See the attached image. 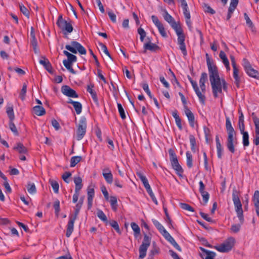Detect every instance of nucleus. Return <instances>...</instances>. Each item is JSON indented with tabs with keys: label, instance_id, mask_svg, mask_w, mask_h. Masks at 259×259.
<instances>
[{
	"label": "nucleus",
	"instance_id": "obj_29",
	"mask_svg": "<svg viewBox=\"0 0 259 259\" xmlns=\"http://www.w3.org/2000/svg\"><path fill=\"white\" fill-rule=\"evenodd\" d=\"M14 149L20 154H25L27 152V148L21 143H17L16 145L14 147Z\"/></svg>",
	"mask_w": 259,
	"mask_h": 259
},
{
	"label": "nucleus",
	"instance_id": "obj_31",
	"mask_svg": "<svg viewBox=\"0 0 259 259\" xmlns=\"http://www.w3.org/2000/svg\"><path fill=\"white\" fill-rule=\"evenodd\" d=\"M74 182L75 185V190L79 191L82 187V179L80 177H75Z\"/></svg>",
	"mask_w": 259,
	"mask_h": 259
},
{
	"label": "nucleus",
	"instance_id": "obj_47",
	"mask_svg": "<svg viewBox=\"0 0 259 259\" xmlns=\"http://www.w3.org/2000/svg\"><path fill=\"white\" fill-rule=\"evenodd\" d=\"M27 90V84L26 83H24L23 84L22 89H21L20 94V98L23 101L25 99V95L26 93Z\"/></svg>",
	"mask_w": 259,
	"mask_h": 259
},
{
	"label": "nucleus",
	"instance_id": "obj_57",
	"mask_svg": "<svg viewBox=\"0 0 259 259\" xmlns=\"http://www.w3.org/2000/svg\"><path fill=\"white\" fill-rule=\"evenodd\" d=\"M13 121V120H10V123H9L10 128L11 129L12 132H13V133L15 135H18V132L17 131V129L16 126H15V124L14 123V122Z\"/></svg>",
	"mask_w": 259,
	"mask_h": 259
},
{
	"label": "nucleus",
	"instance_id": "obj_1",
	"mask_svg": "<svg viewBox=\"0 0 259 259\" xmlns=\"http://www.w3.org/2000/svg\"><path fill=\"white\" fill-rule=\"evenodd\" d=\"M212 92L214 98L218 97L219 94L222 93V90L227 91V83L224 78H221L218 69L208 71Z\"/></svg>",
	"mask_w": 259,
	"mask_h": 259
},
{
	"label": "nucleus",
	"instance_id": "obj_7",
	"mask_svg": "<svg viewBox=\"0 0 259 259\" xmlns=\"http://www.w3.org/2000/svg\"><path fill=\"white\" fill-rule=\"evenodd\" d=\"M87 123L86 118L81 116L79 120L78 124L77 125L76 129V140L79 141L81 140L86 133Z\"/></svg>",
	"mask_w": 259,
	"mask_h": 259
},
{
	"label": "nucleus",
	"instance_id": "obj_38",
	"mask_svg": "<svg viewBox=\"0 0 259 259\" xmlns=\"http://www.w3.org/2000/svg\"><path fill=\"white\" fill-rule=\"evenodd\" d=\"M109 202L110 203L112 209L114 211L116 210L117 207V200L115 196H110L109 198Z\"/></svg>",
	"mask_w": 259,
	"mask_h": 259
},
{
	"label": "nucleus",
	"instance_id": "obj_6",
	"mask_svg": "<svg viewBox=\"0 0 259 259\" xmlns=\"http://www.w3.org/2000/svg\"><path fill=\"white\" fill-rule=\"evenodd\" d=\"M71 22V20H69V21L68 22L63 18L62 15H60L58 18L56 24L62 30L63 34L66 35L72 32L73 31V28Z\"/></svg>",
	"mask_w": 259,
	"mask_h": 259
},
{
	"label": "nucleus",
	"instance_id": "obj_49",
	"mask_svg": "<svg viewBox=\"0 0 259 259\" xmlns=\"http://www.w3.org/2000/svg\"><path fill=\"white\" fill-rule=\"evenodd\" d=\"M138 33L140 35V40L142 42H143L144 41L145 37L146 36V33L145 31L142 28L139 27L138 29Z\"/></svg>",
	"mask_w": 259,
	"mask_h": 259
},
{
	"label": "nucleus",
	"instance_id": "obj_58",
	"mask_svg": "<svg viewBox=\"0 0 259 259\" xmlns=\"http://www.w3.org/2000/svg\"><path fill=\"white\" fill-rule=\"evenodd\" d=\"M151 242V238L147 234H145L144 236L143 241L142 244L149 246Z\"/></svg>",
	"mask_w": 259,
	"mask_h": 259
},
{
	"label": "nucleus",
	"instance_id": "obj_34",
	"mask_svg": "<svg viewBox=\"0 0 259 259\" xmlns=\"http://www.w3.org/2000/svg\"><path fill=\"white\" fill-rule=\"evenodd\" d=\"M242 135V143L244 147H247L249 144V135L247 132H240Z\"/></svg>",
	"mask_w": 259,
	"mask_h": 259
},
{
	"label": "nucleus",
	"instance_id": "obj_62",
	"mask_svg": "<svg viewBox=\"0 0 259 259\" xmlns=\"http://www.w3.org/2000/svg\"><path fill=\"white\" fill-rule=\"evenodd\" d=\"M217 151V156L219 159H222V155L224 151V149L222 146H216Z\"/></svg>",
	"mask_w": 259,
	"mask_h": 259
},
{
	"label": "nucleus",
	"instance_id": "obj_53",
	"mask_svg": "<svg viewBox=\"0 0 259 259\" xmlns=\"http://www.w3.org/2000/svg\"><path fill=\"white\" fill-rule=\"evenodd\" d=\"M142 87L144 90V91L147 94V95L149 96V97L152 99L153 98V96L151 93V92L150 91L149 89V86L148 84L147 83H142Z\"/></svg>",
	"mask_w": 259,
	"mask_h": 259
},
{
	"label": "nucleus",
	"instance_id": "obj_23",
	"mask_svg": "<svg viewBox=\"0 0 259 259\" xmlns=\"http://www.w3.org/2000/svg\"><path fill=\"white\" fill-rule=\"evenodd\" d=\"M94 87V86L93 84L90 83V84L88 85L87 90L91 94L92 98L95 104L97 105H99V102L97 94L96 92L93 89Z\"/></svg>",
	"mask_w": 259,
	"mask_h": 259
},
{
	"label": "nucleus",
	"instance_id": "obj_27",
	"mask_svg": "<svg viewBox=\"0 0 259 259\" xmlns=\"http://www.w3.org/2000/svg\"><path fill=\"white\" fill-rule=\"evenodd\" d=\"M33 111L35 114L37 116H42L46 113L45 108L40 105H37L33 108Z\"/></svg>",
	"mask_w": 259,
	"mask_h": 259
},
{
	"label": "nucleus",
	"instance_id": "obj_16",
	"mask_svg": "<svg viewBox=\"0 0 259 259\" xmlns=\"http://www.w3.org/2000/svg\"><path fill=\"white\" fill-rule=\"evenodd\" d=\"M163 18L164 20L170 25L171 27L174 29H175L176 28H178L180 26V24L177 23L172 16L169 15L166 11L164 12Z\"/></svg>",
	"mask_w": 259,
	"mask_h": 259
},
{
	"label": "nucleus",
	"instance_id": "obj_28",
	"mask_svg": "<svg viewBox=\"0 0 259 259\" xmlns=\"http://www.w3.org/2000/svg\"><path fill=\"white\" fill-rule=\"evenodd\" d=\"M233 69V77L235 79L234 83L237 88H239L240 83V78L239 76V69L238 67Z\"/></svg>",
	"mask_w": 259,
	"mask_h": 259
},
{
	"label": "nucleus",
	"instance_id": "obj_41",
	"mask_svg": "<svg viewBox=\"0 0 259 259\" xmlns=\"http://www.w3.org/2000/svg\"><path fill=\"white\" fill-rule=\"evenodd\" d=\"M187 165L190 168L193 166L192 155L189 151L186 152Z\"/></svg>",
	"mask_w": 259,
	"mask_h": 259
},
{
	"label": "nucleus",
	"instance_id": "obj_25",
	"mask_svg": "<svg viewBox=\"0 0 259 259\" xmlns=\"http://www.w3.org/2000/svg\"><path fill=\"white\" fill-rule=\"evenodd\" d=\"M183 10V13L186 19H190V13L188 11V7L186 0H180Z\"/></svg>",
	"mask_w": 259,
	"mask_h": 259
},
{
	"label": "nucleus",
	"instance_id": "obj_8",
	"mask_svg": "<svg viewBox=\"0 0 259 259\" xmlns=\"http://www.w3.org/2000/svg\"><path fill=\"white\" fill-rule=\"evenodd\" d=\"M65 49L73 54H76L77 52L81 55H85L87 53L85 49L76 41H72L70 45H66Z\"/></svg>",
	"mask_w": 259,
	"mask_h": 259
},
{
	"label": "nucleus",
	"instance_id": "obj_26",
	"mask_svg": "<svg viewBox=\"0 0 259 259\" xmlns=\"http://www.w3.org/2000/svg\"><path fill=\"white\" fill-rule=\"evenodd\" d=\"M219 56L221 58V59H222L227 70H229L230 69V66H229V60H228L226 55L224 51H221L220 53Z\"/></svg>",
	"mask_w": 259,
	"mask_h": 259
},
{
	"label": "nucleus",
	"instance_id": "obj_13",
	"mask_svg": "<svg viewBox=\"0 0 259 259\" xmlns=\"http://www.w3.org/2000/svg\"><path fill=\"white\" fill-rule=\"evenodd\" d=\"M62 93L65 96L77 98L78 97V94L76 93L75 90L72 89L68 85H63L61 88Z\"/></svg>",
	"mask_w": 259,
	"mask_h": 259
},
{
	"label": "nucleus",
	"instance_id": "obj_14",
	"mask_svg": "<svg viewBox=\"0 0 259 259\" xmlns=\"http://www.w3.org/2000/svg\"><path fill=\"white\" fill-rule=\"evenodd\" d=\"M191 83L192 85V87L195 91V92L197 96H198L199 101L203 105L205 104L206 98L203 94H202L199 90V89L198 87L197 83L196 81L194 80H191Z\"/></svg>",
	"mask_w": 259,
	"mask_h": 259
},
{
	"label": "nucleus",
	"instance_id": "obj_32",
	"mask_svg": "<svg viewBox=\"0 0 259 259\" xmlns=\"http://www.w3.org/2000/svg\"><path fill=\"white\" fill-rule=\"evenodd\" d=\"M205 56H206V63H207V65L208 71L218 69L216 65L213 64V63L212 61H211L209 57L208 54H206Z\"/></svg>",
	"mask_w": 259,
	"mask_h": 259
},
{
	"label": "nucleus",
	"instance_id": "obj_9",
	"mask_svg": "<svg viewBox=\"0 0 259 259\" xmlns=\"http://www.w3.org/2000/svg\"><path fill=\"white\" fill-rule=\"evenodd\" d=\"M235 239L233 237L228 238L224 243L214 248L221 252H227L230 251L234 245Z\"/></svg>",
	"mask_w": 259,
	"mask_h": 259
},
{
	"label": "nucleus",
	"instance_id": "obj_33",
	"mask_svg": "<svg viewBox=\"0 0 259 259\" xmlns=\"http://www.w3.org/2000/svg\"><path fill=\"white\" fill-rule=\"evenodd\" d=\"M63 54L67 57V60H66V61L73 63L77 61V57L74 55L70 53L67 51H64Z\"/></svg>",
	"mask_w": 259,
	"mask_h": 259
},
{
	"label": "nucleus",
	"instance_id": "obj_30",
	"mask_svg": "<svg viewBox=\"0 0 259 259\" xmlns=\"http://www.w3.org/2000/svg\"><path fill=\"white\" fill-rule=\"evenodd\" d=\"M149 246L141 244L139 247V258L143 259L146 255V252Z\"/></svg>",
	"mask_w": 259,
	"mask_h": 259
},
{
	"label": "nucleus",
	"instance_id": "obj_19",
	"mask_svg": "<svg viewBox=\"0 0 259 259\" xmlns=\"http://www.w3.org/2000/svg\"><path fill=\"white\" fill-rule=\"evenodd\" d=\"M147 39H149V41L144 45V52H146V50L155 52L160 50L159 47L155 44L151 42L149 37H147Z\"/></svg>",
	"mask_w": 259,
	"mask_h": 259
},
{
	"label": "nucleus",
	"instance_id": "obj_15",
	"mask_svg": "<svg viewBox=\"0 0 259 259\" xmlns=\"http://www.w3.org/2000/svg\"><path fill=\"white\" fill-rule=\"evenodd\" d=\"M165 239L168 241L173 246L179 251H182V249L179 244L176 242L174 238L166 231L162 234Z\"/></svg>",
	"mask_w": 259,
	"mask_h": 259
},
{
	"label": "nucleus",
	"instance_id": "obj_4",
	"mask_svg": "<svg viewBox=\"0 0 259 259\" xmlns=\"http://www.w3.org/2000/svg\"><path fill=\"white\" fill-rule=\"evenodd\" d=\"M168 153L169 155V160L172 168L176 171V174L180 177L182 178L183 177V173L184 170L179 163L175 151L172 149H169L168 150Z\"/></svg>",
	"mask_w": 259,
	"mask_h": 259
},
{
	"label": "nucleus",
	"instance_id": "obj_61",
	"mask_svg": "<svg viewBox=\"0 0 259 259\" xmlns=\"http://www.w3.org/2000/svg\"><path fill=\"white\" fill-rule=\"evenodd\" d=\"M108 15L111 20V21L113 23L116 22V15L112 12V10H109L108 11Z\"/></svg>",
	"mask_w": 259,
	"mask_h": 259
},
{
	"label": "nucleus",
	"instance_id": "obj_46",
	"mask_svg": "<svg viewBox=\"0 0 259 259\" xmlns=\"http://www.w3.org/2000/svg\"><path fill=\"white\" fill-rule=\"evenodd\" d=\"M7 113L10 120H14L15 118V115L14 113L13 107H8L7 108Z\"/></svg>",
	"mask_w": 259,
	"mask_h": 259
},
{
	"label": "nucleus",
	"instance_id": "obj_51",
	"mask_svg": "<svg viewBox=\"0 0 259 259\" xmlns=\"http://www.w3.org/2000/svg\"><path fill=\"white\" fill-rule=\"evenodd\" d=\"M201 193L202 198H203V201L204 202V204H205L207 203V202L208 201L209 198V195L208 192L205 191H203L201 192H200Z\"/></svg>",
	"mask_w": 259,
	"mask_h": 259
},
{
	"label": "nucleus",
	"instance_id": "obj_64",
	"mask_svg": "<svg viewBox=\"0 0 259 259\" xmlns=\"http://www.w3.org/2000/svg\"><path fill=\"white\" fill-rule=\"evenodd\" d=\"M205 12L210 13L212 15L215 13V11L207 4H204Z\"/></svg>",
	"mask_w": 259,
	"mask_h": 259
},
{
	"label": "nucleus",
	"instance_id": "obj_42",
	"mask_svg": "<svg viewBox=\"0 0 259 259\" xmlns=\"http://www.w3.org/2000/svg\"><path fill=\"white\" fill-rule=\"evenodd\" d=\"M117 108L121 118L122 119H125L126 118V114L122 105L120 103H118Z\"/></svg>",
	"mask_w": 259,
	"mask_h": 259
},
{
	"label": "nucleus",
	"instance_id": "obj_22",
	"mask_svg": "<svg viewBox=\"0 0 259 259\" xmlns=\"http://www.w3.org/2000/svg\"><path fill=\"white\" fill-rule=\"evenodd\" d=\"M39 62L40 64L43 65V66L50 73H53L52 65L47 58L45 57H42V59H40L39 61Z\"/></svg>",
	"mask_w": 259,
	"mask_h": 259
},
{
	"label": "nucleus",
	"instance_id": "obj_3",
	"mask_svg": "<svg viewBox=\"0 0 259 259\" xmlns=\"http://www.w3.org/2000/svg\"><path fill=\"white\" fill-rule=\"evenodd\" d=\"M239 191L234 188L232 192V200L234 204L235 209L237 213V217L240 223L243 224L244 222V217L243 214L242 205L239 197Z\"/></svg>",
	"mask_w": 259,
	"mask_h": 259
},
{
	"label": "nucleus",
	"instance_id": "obj_18",
	"mask_svg": "<svg viewBox=\"0 0 259 259\" xmlns=\"http://www.w3.org/2000/svg\"><path fill=\"white\" fill-rule=\"evenodd\" d=\"M200 249L201 251V252L200 253V255L203 259H214L215 256V252L207 250L202 247H200Z\"/></svg>",
	"mask_w": 259,
	"mask_h": 259
},
{
	"label": "nucleus",
	"instance_id": "obj_60",
	"mask_svg": "<svg viewBox=\"0 0 259 259\" xmlns=\"http://www.w3.org/2000/svg\"><path fill=\"white\" fill-rule=\"evenodd\" d=\"M20 11L26 17H29V12L28 10L23 5H19Z\"/></svg>",
	"mask_w": 259,
	"mask_h": 259
},
{
	"label": "nucleus",
	"instance_id": "obj_56",
	"mask_svg": "<svg viewBox=\"0 0 259 259\" xmlns=\"http://www.w3.org/2000/svg\"><path fill=\"white\" fill-rule=\"evenodd\" d=\"M31 45L32 46L34 52L35 54L38 53V51L37 49V42L36 38H31Z\"/></svg>",
	"mask_w": 259,
	"mask_h": 259
},
{
	"label": "nucleus",
	"instance_id": "obj_2",
	"mask_svg": "<svg viewBox=\"0 0 259 259\" xmlns=\"http://www.w3.org/2000/svg\"><path fill=\"white\" fill-rule=\"evenodd\" d=\"M226 128L228 133V137L226 142V146L230 152L234 153L235 151V145L237 144V139L236 133L232 126L229 117H227L226 119Z\"/></svg>",
	"mask_w": 259,
	"mask_h": 259
},
{
	"label": "nucleus",
	"instance_id": "obj_20",
	"mask_svg": "<svg viewBox=\"0 0 259 259\" xmlns=\"http://www.w3.org/2000/svg\"><path fill=\"white\" fill-rule=\"evenodd\" d=\"M184 111H185L186 115L187 116V117L188 118L190 125L192 127H194V123H195V117H194L193 113L188 108V107H185V108H184Z\"/></svg>",
	"mask_w": 259,
	"mask_h": 259
},
{
	"label": "nucleus",
	"instance_id": "obj_40",
	"mask_svg": "<svg viewBox=\"0 0 259 259\" xmlns=\"http://www.w3.org/2000/svg\"><path fill=\"white\" fill-rule=\"evenodd\" d=\"M27 189L29 193L35 194L36 192V189L34 183H28L27 185Z\"/></svg>",
	"mask_w": 259,
	"mask_h": 259
},
{
	"label": "nucleus",
	"instance_id": "obj_17",
	"mask_svg": "<svg viewBox=\"0 0 259 259\" xmlns=\"http://www.w3.org/2000/svg\"><path fill=\"white\" fill-rule=\"evenodd\" d=\"M102 175L108 184H111L112 183L113 181V176L109 167H106L103 169Z\"/></svg>",
	"mask_w": 259,
	"mask_h": 259
},
{
	"label": "nucleus",
	"instance_id": "obj_50",
	"mask_svg": "<svg viewBox=\"0 0 259 259\" xmlns=\"http://www.w3.org/2000/svg\"><path fill=\"white\" fill-rule=\"evenodd\" d=\"M180 206L181 207L186 210H188L191 212H194V209L193 207H192L190 205L185 203H180Z\"/></svg>",
	"mask_w": 259,
	"mask_h": 259
},
{
	"label": "nucleus",
	"instance_id": "obj_11",
	"mask_svg": "<svg viewBox=\"0 0 259 259\" xmlns=\"http://www.w3.org/2000/svg\"><path fill=\"white\" fill-rule=\"evenodd\" d=\"M79 211V210L75 209L74 214L69 217V220L67 226V230L66 233V236L67 237H69L73 231L74 224Z\"/></svg>",
	"mask_w": 259,
	"mask_h": 259
},
{
	"label": "nucleus",
	"instance_id": "obj_54",
	"mask_svg": "<svg viewBox=\"0 0 259 259\" xmlns=\"http://www.w3.org/2000/svg\"><path fill=\"white\" fill-rule=\"evenodd\" d=\"M99 45L100 46L102 51L107 55L110 58L112 59L110 54L107 49V47L102 42H99Z\"/></svg>",
	"mask_w": 259,
	"mask_h": 259
},
{
	"label": "nucleus",
	"instance_id": "obj_21",
	"mask_svg": "<svg viewBox=\"0 0 259 259\" xmlns=\"http://www.w3.org/2000/svg\"><path fill=\"white\" fill-rule=\"evenodd\" d=\"M238 4V0H231L227 16V20H229L232 16L234 10L236 8Z\"/></svg>",
	"mask_w": 259,
	"mask_h": 259
},
{
	"label": "nucleus",
	"instance_id": "obj_45",
	"mask_svg": "<svg viewBox=\"0 0 259 259\" xmlns=\"http://www.w3.org/2000/svg\"><path fill=\"white\" fill-rule=\"evenodd\" d=\"M73 106L75 110L76 114H79L82 111V105L79 102L76 101L73 105Z\"/></svg>",
	"mask_w": 259,
	"mask_h": 259
},
{
	"label": "nucleus",
	"instance_id": "obj_36",
	"mask_svg": "<svg viewBox=\"0 0 259 259\" xmlns=\"http://www.w3.org/2000/svg\"><path fill=\"white\" fill-rule=\"evenodd\" d=\"M63 63L64 66L69 72L73 74H76V71L73 69L72 67L73 63L67 61L66 60H64Z\"/></svg>",
	"mask_w": 259,
	"mask_h": 259
},
{
	"label": "nucleus",
	"instance_id": "obj_24",
	"mask_svg": "<svg viewBox=\"0 0 259 259\" xmlns=\"http://www.w3.org/2000/svg\"><path fill=\"white\" fill-rule=\"evenodd\" d=\"M207 80V74L206 72L202 73L199 79V85L202 93L204 94L206 91L205 83Z\"/></svg>",
	"mask_w": 259,
	"mask_h": 259
},
{
	"label": "nucleus",
	"instance_id": "obj_59",
	"mask_svg": "<svg viewBox=\"0 0 259 259\" xmlns=\"http://www.w3.org/2000/svg\"><path fill=\"white\" fill-rule=\"evenodd\" d=\"M241 225L242 224L240 223V224H234L232 225L231 230L233 233H238L240 230Z\"/></svg>",
	"mask_w": 259,
	"mask_h": 259
},
{
	"label": "nucleus",
	"instance_id": "obj_48",
	"mask_svg": "<svg viewBox=\"0 0 259 259\" xmlns=\"http://www.w3.org/2000/svg\"><path fill=\"white\" fill-rule=\"evenodd\" d=\"M53 207L55 209V214L58 216L60 212V201L59 200L56 199L53 204Z\"/></svg>",
	"mask_w": 259,
	"mask_h": 259
},
{
	"label": "nucleus",
	"instance_id": "obj_43",
	"mask_svg": "<svg viewBox=\"0 0 259 259\" xmlns=\"http://www.w3.org/2000/svg\"><path fill=\"white\" fill-rule=\"evenodd\" d=\"M131 227L134 231V236L136 237L140 233V228L136 223L134 222L131 223Z\"/></svg>",
	"mask_w": 259,
	"mask_h": 259
},
{
	"label": "nucleus",
	"instance_id": "obj_35",
	"mask_svg": "<svg viewBox=\"0 0 259 259\" xmlns=\"http://www.w3.org/2000/svg\"><path fill=\"white\" fill-rule=\"evenodd\" d=\"M152 221L154 225L156 227V228L159 230L162 235L164 233V231H166L164 227L158 221L155 219H152Z\"/></svg>",
	"mask_w": 259,
	"mask_h": 259
},
{
	"label": "nucleus",
	"instance_id": "obj_52",
	"mask_svg": "<svg viewBox=\"0 0 259 259\" xmlns=\"http://www.w3.org/2000/svg\"><path fill=\"white\" fill-rule=\"evenodd\" d=\"M108 224H109L110 226L112 227L116 231L117 233H120L119 225L116 221H112L110 222H108Z\"/></svg>",
	"mask_w": 259,
	"mask_h": 259
},
{
	"label": "nucleus",
	"instance_id": "obj_44",
	"mask_svg": "<svg viewBox=\"0 0 259 259\" xmlns=\"http://www.w3.org/2000/svg\"><path fill=\"white\" fill-rule=\"evenodd\" d=\"M50 183L51 186L54 190V192L56 194L58 193L59 188L58 183L57 181L53 180H50Z\"/></svg>",
	"mask_w": 259,
	"mask_h": 259
},
{
	"label": "nucleus",
	"instance_id": "obj_63",
	"mask_svg": "<svg viewBox=\"0 0 259 259\" xmlns=\"http://www.w3.org/2000/svg\"><path fill=\"white\" fill-rule=\"evenodd\" d=\"M253 121L255 125V130L256 135L259 136V118H254Z\"/></svg>",
	"mask_w": 259,
	"mask_h": 259
},
{
	"label": "nucleus",
	"instance_id": "obj_5",
	"mask_svg": "<svg viewBox=\"0 0 259 259\" xmlns=\"http://www.w3.org/2000/svg\"><path fill=\"white\" fill-rule=\"evenodd\" d=\"M174 30L178 36V44L179 46V49L181 50L183 55L186 56L187 55V52L185 43V36L184 34L183 30L181 26L178 28H176Z\"/></svg>",
	"mask_w": 259,
	"mask_h": 259
},
{
	"label": "nucleus",
	"instance_id": "obj_37",
	"mask_svg": "<svg viewBox=\"0 0 259 259\" xmlns=\"http://www.w3.org/2000/svg\"><path fill=\"white\" fill-rule=\"evenodd\" d=\"M82 159L80 156H73L70 159V167H74L78 162H79Z\"/></svg>",
	"mask_w": 259,
	"mask_h": 259
},
{
	"label": "nucleus",
	"instance_id": "obj_10",
	"mask_svg": "<svg viewBox=\"0 0 259 259\" xmlns=\"http://www.w3.org/2000/svg\"><path fill=\"white\" fill-rule=\"evenodd\" d=\"M242 66L248 75L256 79H259V71L253 68L250 62L245 58L242 60Z\"/></svg>",
	"mask_w": 259,
	"mask_h": 259
},
{
	"label": "nucleus",
	"instance_id": "obj_12",
	"mask_svg": "<svg viewBox=\"0 0 259 259\" xmlns=\"http://www.w3.org/2000/svg\"><path fill=\"white\" fill-rule=\"evenodd\" d=\"M152 22L157 27L161 35L163 37H167V35L165 31L163 25L160 22L157 16L152 15L151 16Z\"/></svg>",
	"mask_w": 259,
	"mask_h": 259
},
{
	"label": "nucleus",
	"instance_id": "obj_55",
	"mask_svg": "<svg viewBox=\"0 0 259 259\" xmlns=\"http://www.w3.org/2000/svg\"><path fill=\"white\" fill-rule=\"evenodd\" d=\"M164 211L165 214L166 215L165 221L168 224L169 227L171 228L172 227V223H171V219L169 217V215L168 213L167 208H164Z\"/></svg>",
	"mask_w": 259,
	"mask_h": 259
},
{
	"label": "nucleus",
	"instance_id": "obj_39",
	"mask_svg": "<svg viewBox=\"0 0 259 259\" xmlns=\"http://www.w3.org/2000/svg\"><path fill=\"white\" fill-rule=\"evenodd\" d=\"M97 215L98 217L102 220L103 222L107 224L108 223V221L107 220V218L104 213V212L101 210H98L97 212Z\"/></svg>",
	"mask_w": 259,
	"mask_h": 259
}]
</instances>
